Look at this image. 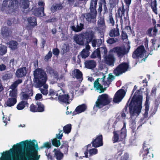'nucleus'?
<instances>
[{"mask_svg": "<svg viewBox=\"0 0 160 160\" xmlns=\"http://www.w3.org/2000/svg\"><path fill=\"white\" fill-rule=\"evenodd\" d=\"M38 145L32 141L28 140L22 141L14 145L12 149V155L16 160H38L40 155H38Z\"/></svg>", "mask_w": 160, "mask_h": 160, "instance_id": "obj_1", "label": "nucleus"}, {"mask_svg": "<svg viewBox=\"0 0 160 160\" xmlns=\"http://www.w3.org/2000/svg\"><path fill=\"white\" fill-rule=\"evenodd\" d=\"M130 99V98L128 100L122 111L126 112L128 107L129 113L131 116H134L136 114L139 115L142 108V96L139 95L136 96L135 94L134 95L129 103Z\"/></svg>", "mask_w": 160, "mask_h": 160, "instance_id": "obj_2", "label": "nucleus"}, {"mask_svg": "<svg viewBox=\"0 0 160 160\" xmlns=\"http://www.w3.org/2000/svg\"><path fill=\"white\" fill-rule=\"evenodd\" d=\"M111 100L110 97L107 94L104 93L99 95L94 105L93 109L96 110L105 107L102 110L103 111H107L109 108L108 106L110 105Z\"/></svg>", "mask_w": 160, "mask_h": 160, "instance_id": "obj_3", "label": "nucleus"}, {"mask_svg": "<svg viewBox=\"0 0 160 160\" xmlns=\"http://www.w3.org/2000/svg\"><path fill=\"white\" fill-rule=\"evenodd\" d=\"M34 81L37 87L43 86L47 80V75L44 70L41 68L36 69L33 72Z\"/></svg>", "mask_w": 160, "mask_h": 160, "instance_id": "obj_4", "label": "nucleus"}, {"mask_svg": "<svg viewBox=\"0 0 160 160\" xmlns=\"http://www.w3.org/2000/svg\"><path fill=\"white\" fill-rule=\"evenodd\" d=\"M153 151L152 147L144 142L143 144L142 148L140 151L139 155L140 156L142 155L143 160H150L153 156Z\"/></svg>", "mask_w": 160, "mask_h": 160, "instance_id": "obj_5", "label": "nucleus"}, {"mask_svg": "<svg viewBox=\"0 0 160 160\" xmlns=\"http://www.w3.org/2000/svg\"><path fill=\"white\" fill-rule=\"evenodd\" d=\"M147 51L145 50L144 46L141 45L139 46L134 50L132 54V57L134 59H138L144 57L142 60L145 61L146 59L150 54V52L146 53Z\"/></svg>", "mask_w": 160, "mask_h": 160, "instance_id": "obj_6", "label": "nucleus"}, {"mask_svg": "<svg viewBox=\"0 0 160 160\" xmlns=\"http://www.w3.org/2000/svg\"><path fill=\"white\" fill-rule=\"evenodd\" d=\"M129 63L123 62L119 64L113 70V73L116 76H119L128 71L129 68Z\"/></svg>", "mask_w": 160, "mask_h": 160, "instance_id": "obj_7", "label": "nucleus"}, {"mask_svg": "<svg viewBox=\"0 0 160 160\" xmlns=\"http://www.w3.org/2000/svg\"><path fill=\"white\" fill-rule=\"evenodd\" d=\"M106 76L103 75L102 78L100 79L102 80V84L104 85L105 86H107V87H109V85L110 84V81H108V80L107 81L105 80ZM99 78L97 79L94 82V87L96 88V89L97 90H99L100 91V93H102L104 92V91L106 90L107 87L103 88V86L100 84L99 82Z\"/></svg>", "mask_w": 160, "mask_h": 160, "instance_id": "obj_8", "label": "nucleus"}, {"mask_svg": "<svg viewBox=\"0 0 160 160\" xmlns=\"http://www.w3.org/2000/svg\"><path fill=\"white\" fill-rule=\"evenodd\" d=\"M9 3L7 8L8 13L15 15L14 13L18 12L19 7L18 6V1L17 0H8Z\"/></svg>", "mask_w": 160, "mask_h": 160, "instance_id": "obj_9", "label": "nucleus"}, {"mask_svg": "<svg viewBox=\"0 0 160 160\" xmlns=\"http://www.w3.org/2000/svg\"><path fill=\"white\" fill-rule=\"evenodd\" d=\"M129 8H127L125 9L123 5L121 7H119L118 9L117 13L118 14V18L120 19V21L121 24L123 22L122 19V17H124V19L125 20H127V17H128V12Z\"/></svg>", "mask_w": 160, "mask_h": 160, "instance_id": "obj_10", "label": "nucleus"}, {"mask_svg": "<svg viewBox=\"0 0 160 160\" xmlns=\"http://www.w3.org/2000/svg\"><path fill=\"white\" fill-rule=\"evenodd\" d=\"M33 94V92L32 88H29L28 86H26L23 89L21 94L20 98L22 101H27L32 96Z\"/></svg>", "mask_w": 160, "mask_h": 160, "instance_id": "obj_11", "label": "nucleus"}, {"mask_svg": "<svg viewBox=\"0 0 160 160\" xmlns=\"http://www.w3.org/2000/svg\"><path fill=\"white\" fill-rule=\"evenodd\" d=\"M97 15V12L94 11L90 12L85 13L81 14L82 18L83 19L85 18L86 20L88 23H94L96 21V18Z\"/></svg>", "mask_w": 160, "mask_h": 160, "instance_id": "obj_12", "label": "nucleus"}, {"mask_svg": "<svg viewBox=\"0 0 160 160\" xmlns=\"http://www.w3.org/2000/svg\"><path fill=\"white\" fill-rule=\"evenodd\" d=\"M130 48V46L128 45L127 49L124 47H116L113 48V50L118 57L122 58L129 52Z\"/></svg>", "mask_w": 160, "mask_h": 160, "instance_id": "obj_13", "label": "nucleus"}, {"mask_svg": "<svg viewBox=\"0 0 160 160\" xmlns=\"http://www.w3.org/2000/svg\"><path fill=\"white\" fill-rule=\"evenodd\" d=\"M95 32L92 30H89L82 33L84 42L87 44L90 43L95 38Z\"/></svg>", "mask_w": 160, "mask_h": 160, "instance_id": "obj_14", "label": "nucleus"}, {"mask_svg": "<svg viewBox=\"0 0 160 160\" xmlns=\"http://www.w3.org/2000/svg\"><path fill=\"white\" fill-rule=\"evenodd\" d=\"M126 94L125 91L123 89L118 90L114 95L113 101L115 103L120 102L124 98Z\"/></svg>", "mask_w": 160, "mask_h": 160, "instance_id": "obj_15", "label": "nucleus"}, {"mask_svg": "<svg viewBox=\"0 0 160 160\" xmlns=\"http://www.w3.org/2000/svg\"><path fill=\"white\" fill-rule=\"evenodd\" d=\"M32 14L35 16L39 17L46 16L44 13V8H37L36 7H33L31 9Z\"/></svg>", "mask_w": 160, "mask_h": 160, "instance_id": "obj_16", "label": "nucleus"}, {"mask_svg": "<svg viewBox=\"0 0 160 160\" xmlns=\"http://www.w3.org/2000/svg\"><path fill=\"white\" fill-rule=\"evenodd\" d=\"M92 146L95 148L103 145V137L102 134H99L96 136V138L91 142Z\"/></svg>", "mask_w": 160, "mask_h": 160, "instance_id": "obj_17", "label": "nucleus"}, {"mask_svg": "<svg viewBox=\"0 0 160 160\" xmlns=\"http://www.w3.org/2000/svg\"><path fill=\"white\" fill-rule=\"evenodd\" d=\"M62 131L61 130L58 134H56V138L51 140L52 145L56 147H58L61 145L60 140L62 139L63 134L62 133L60 134Z\"/></svg>", "mask_w": 160, "mask_h": 160, "instance_id": "obj_18", "label": "nucleus"}, {"mask_svg": "<svg viewBox=\"0 0 160 160\" xmlns=\"http://www.w3.org/2000/svg\"><path fill=\"white\" fill-rule=\"evenodd\" d=\"M28 69L26 67H23L18 69L16 72L15 75L18 78H22L26 76Z\"/></svg>", "mask_w": 160, "mask_h": 160, "instance_id": "obj_19", "label": "nucleus"}, {"mask_svg": "<svg viewBox=\"0 0 160 160\" xmlns=\"http://www.w3.org/2000/svg\"><path fill=\"white\" fill-rule=\"evenodd\" d=\"M74 40L76 43L79 45H83L84 39L82 33L79 35H75L73 37Z\"/></svg>", "mask_w": 160, "mask_h": 160, "instance_id": "obj_20", "label": "nucleus"}, {"mask_svg": "<svg viewBox=\"0 0 160 160\" xmlns=\"http://www.w3.org/2000/svg\"><path fill=\"white\" fill-rule=\"evenodd\" d=\"M87 109V106L85 104H82L78 106L73 112V115H76L84 112Z\"/></svg>", "mask_w": 160, "mask_h": 160, "instance_id": "obj_21", "label": "nucleus"}, {"mask_svg": "<svg viewBox=\"0 0 160 160\" xmlns=\"http://www.w3.org/2000/svg\"><path fill=\"white\" fill-rule=\"evenodd\" d=\"M115 60V58L112 54H108L105 57V62L109 66L113 65Z\"/></svg>", "mask_w": 160, "mask_h": 160, "instance_id": "obj_22", "label": "nucleus"}, {"mask_svg": "<svg viewBox=\"0 0 160 160\" xmlns=\"http://www.w3.org/2000/svg\"><path fill=\"white\" fill-rule=\"evenodd\" d=\"M72 74L73 78H75L78 80H82L83 74L79 69H75L72 71Z\"/></svg>", "mask_w": 160, "mask_h": 160, "instance_id": "obj_23", "label": "nucleus"}, {"mask_svg": "<svg viewBox=\"0 0 160 160\" xmlns=\"http://www.w3.org/2000/svg\"><path fill=\"white\" fill-rule=\"evenodd\" d=\"M69 98L70 96L68 94L59 95L58 96V99L60 102L67 104H69L68 101Z\"/></svg>", "mask_w": 160, "mask_h": 160, "instance_id": "obj_24", "label": "nucleus"}, {"mask_svg": "<svg viewBox=\"0 0 160 160\" xmlns=\"http://www.w3.org/2000/svg\"><path fill=\"white\" fill-rule=\"evenodd\" d=\"M69 147L68 142L67 141H62V144L60 147L61 149V152H63L65 154H67L68 151Z\"/></svg>", "mask_w": 160, "mask_h": 160, "instance_id": "obj_25", "label": "nucleus"}, {"mask_svg": "<svg viewBox=\"0 0 160 160\" xmlns=\"http://www.w3.org/2000/svg\"><path fill=\"white\" fill-rule=\"evenodd\" d=\"M85 67L89 69H93L95 68L96 65V63L93 60H86L84 63Z\"/></svg>", "mask_w": 160, "mask_h": 160, "instance_id": "obj_26", "label": "nucleus"}, {"mask_svg": "<svg viewBox=\"0 0 160 160\" xmlns=\"http://www.w3.org/2000/svg\"><path fill=\"white\" fill-rule=\"evenodd\" d=\"M17 102V99L15 98H9L5 102L4 104L5 107H11L16 104Z\"/></svg>", "mask_w": 160, "mask_h": 160, "instance_id": "obj_27", "label": "nucleus"}, {"mask_svg": "<svg viewBox=\"0 0 160 160\" xmlns=\"http://www.w3.org/2000/svg\"><path fill=\"white\" fill-rule=\"evenodd\" d=\"M28 24L31 27L34 28L37 25V18L32 16L28 17L27 19Z\"/></svg>", "mask_w": 160, "mask_h": 160, "instance_id": "obj_28", "label": "nucleus"}, {"mask_svg": "<svg viewBox=\"0 0 160 160\" xmlns=\"http://www.w3.org/2000/svg\"><path fill=\"white\" fill-rule=\"evenodd\" d=\"M54 152V157L57 160H61L63 157V154L61 152L60 149L54 148L53 151Z\"/></svg>", "mask_w": 160, "mask_h": 160, "instance_id": "obj_29", "label": "nucleus"}, {"mask_svg": "<svg viewBox=\"0 0 160 160\" xmlns=\"http://www.w3.org/2000/svg\"><path fill=\"white\" fill-rule=\"evenodd\" d=\"M97 2L98 0H90L89 9L90 11H91V12H94V11L97 12L96 8L97 7Z\"/></svg>", "mask_w": 160, "mask_h": 160, "instance_id": "obj_30", "label": "nucleus"}, {"mask_svg": "<svg viewBox=\"0 0 160 160\" xmlns=\"http://www.w3.org/2000/svg\"><path fill=\"white\" fill-rule=\"evenodd\" d=\"M19 4L20 7L23 9H27L29 7V1L28 0H20Z\"/></svg>", "mask_w": 160, "mask_h": 160, "instance_id": "obj_31", "label": "nucleus"}, {"mask_svg": "<svg viewBox=\"0 0 160 160\" xmlns=\"http://www.w3.org/2000/svg\"><path fill=\"white\" fill-rule=\"evenodd\" d=\"M28 103L27 101H21L17 105V108L18 110H22L26 107H28Z\"/></svg>", "mask_w": 160, "mask_h": 160, "instance_id": "obj_32", "label": "nucleus"}, {"mask_svg": "<svg viewBox=\"0 0 160 160\" xmlns=\"http://www.w3.org/2000/svg\"><path fill=\"white\" fill-rule=\"evenodd\" d=\"M119 35V29L117 27L111 29L109 32V35L111 37H117Z\"/></svg>", "mask_w": 160, "mask_h": 160, "instance_id": "obj_33", "label": "nucleus"}, {"mask_svg": "<svg viewBox=\"0 0 160 160\" xmlns=\"http://www.w3.org/2000/svg\"><path fill=\"white\" fill-rule=\"evenodd\" d=\"M12 33L11 31L8 28L5 27L2 30L1 33L2 36L4 38L9 37Z\"/></svg>", "mask_w": 160, "mask_h": 160, "instance_id": "obj_34", "label": "nucleus"}, {"mask_svg": "<svg viewBox=\"0 0 160 160\" xmlns=\"http://www.w3.org/2000/svg\"><path fill=\"white\" fill-rule=\"evenodd\" d=\"M8 45L9 48L12 50H15L18 48V43L16 41H10L8 42Z\"/></svg>", "mask_w": 160, "mask_h": 160, "instance_id": "obj_35", "label": "nucleus"}, {"mask_svg": "<svg viewBox=\"0 0 160 160\" xmlns=\"http://www.w3.org/2000/svg\"><path fill=\"white\" fill-rule=\"evenodd\" d=\"M84 24L83 23H80L79 25L78 24L75 27L74 26H72L71 27L72 29L75 32H78L81 31L84 28Z\"/></svg>", "mask_w": 160, "mask_h": 160, "instance_id": "obj_36", "label": "nucleus"}, {"mask_svg": "<svg viewBox=\"0 0 160 160\" xmlns=\"http://www.w3.org/2000/svg\"><path fill=\"white\" fill-rule=\"evenodd\" d=\"M37 112H42L45 110V107L41 102H38L37 103Z\"/></svg>", "mask_w": 160, "mask_h": 160, "instance_id": "obj_37", "label": "nucleus"}, {"mask_svg": "<svg viewBox=\"0 0 160 160\" xmlns=\"http://www.w3.org/2000/svg\"><path fill=\"white\" fill-rule=\"evenodd\" d=\"M91 58H95L97 57L98 58H101L100 52L99 48H97L93 52L91 55Z\"/></svg>", "mask_w": 160, "mask_h": 160, "instance_id": "obj_38", "label": "nucleus"}, {"mask_svg": "<svg viewBox=\"0 0 160 160\" xmlns=\"http://www.w3.org/2000/svg\"><path fill=\"white\" fill-rule=\"evenodd\" d=\"M98 25L99 27L102 29L105 28V22L103 17H100L98 21Z\"/></svg>", "mask_w": 160, "mask_h": 160, "instance_id": "obj_39", "label": "nucleus"}, {"mask_svg": "<svg viewBox=\"0 0 160 160\" xmlns=\"http://www.w3.org/2000/svg\"><path fill=\"white\" fill-rule=\"evenodd\" d=\"M80 54L82 58H85L88 57L89 55V52L88 50L83 49L81 52Z\"/></svg>", "mask_w": 160, "mask_h": 160, "instance_id": "obj_40", "label": "nucleus"}, {"mask_svg": "<svg viewBox=\"0 0 160 160\" xmlns=\"http://www.w3.org/2000/svg\"><path fill=\"white\" fill-rule=\"evenodd\" d=\"M113 136L112 137V141L113 143L118 142L119 141V134L117 133V131H114L113 132Z\"/></svg>", "mask_w": 160, "mask_h": 160, "instance_id": "obj_41", "label": "nucleus"}, {"mask_svg": "<svg viewBox=\"0 0 160 160\" xmlns=\"http://www.w3.org/2000/svg\"><path fill=\"white\" fill-rule=\"evenodd\" d=\"M146 97L145 103V111H149V106L150 103L149 102V97L148 96V93L146 94Z\"/></svg>", "mask_w": 160, "mask_h": 160, "instance_id": "obj_42", "label": "nucleus"}, {"mask_svg": "<svg viewBox=\"0 0 160 160\" xmlns=\"http://www.w3.org/2000/svg\"><path fill=\"white\" fill-rule=\"evenodd\" d=\"M71 128V125L70 124H67L63 128V132L65 133L68 134L70 132Z\"/></svg>", "mask_w": 160, "mask_h": 160, "instance_id": "obj_43", "label": "nucleus"}, {"mask_svg": "<svg viewBox=\"0 0 160 160\" xmlns=\"http://www.w3.org/2000/svg\"><path fill=\"white\" fill-rule=\"evenodd\" d=\"M151 8L153 12L155 13V14L157 15L158 14L157 11V3L156 0L154 1V2L152 3L151 5Z\"/></svg>", "mask_w": 160, "mask_h": 160, "instance_id": "obj_44", "label": "nucleus"}, {"mask_svg": "<svg viewBox=\"0 0 160 160\" xmlns=\"http://www.w3.org/2000/svg\"><path fill=\"white\" fill-rule=\"evenodd\" d=\"M7 51V47L5 46L0 47V55H3L5 54Z\"/></svg>", "mask_w": 160, "mask_h": 160, "instance_id": "obj_45", "label": "nucleus"}, {"mask_svg": "<svg viewBox=\"0 0 160 160\" xmlns=\"http://www.w3.org/2000/svg\"><path fill=\"white\" fill-rule=\"evenodd\" d=\"M118 3V0H111L110 2V9H111L112 10L113 8L116 7Z\"/></svg>", "mask_w": 160, "mask_h": 160, "instance_id": "obj_46", "label": "nucleus"}, {"mask_svg": "<svg viewBox=\"0 0 160 160\" xmlns=\"http://www.w3.org/2000/svg\"><path fill=\"white\" fill-rule=\"evenodd\" d=\"M119 141H122L125 139L126 137V132L125 131L123 132L121 131L119 135Z\"/></svg>", "mask_w": 160, "mask_h": 160, "instance_id": "obj_47", "label": "nucleus"}, {"mask_svg": "<svg viewBox=\"0 0 160 160\" xmlns=\"http://www.w3.org/2000/svg\"><path fill=\"white\" fill-rule=\"evenodd\" d=\"M51 147V144L50 142H45L43 145L40 147V148L41 149H43L44 148H45L48 149L50 148Z\"/></svg>", "mask_w": 160, "mask_h": 160, "instance_id": "obj_48", "label": "nucleus"}, {"mask_svg": "<svg viewBox=\"0 0 160 160\" xmlns=\"http://www.w3.org/2000/svg\"><path fill=\"white\" fill-rule=\"evenodd\" d=\"M9 96L10 98H15L17 99V93L14 90L11 91L9 93Z\"/></svg>", "mask_w": 160, "mask_h": 160, "instance_id": "obj_49", "label": "nucleus"}, {"mask_svg": "<svg viewBox=\"0 0 160 160\" xmlns=\"http://www.w3.org/2000/svg\"><path fill=\"white\" fill-rule=\"evenodd\" d=\"M52 56V52L51 51H49L48 53L45 57V60L47 61H48L49 59L51 58Z\"/></svg>", "mask_w": 160, "mask_h": 160, "instance_id": "obj_50", "label": "nucleus"}, {"mask_svg": "<svg viewBox=\"0 0 160 160\" xmlns=\"http://www.w3.org/2000/svg\"><path fill=\"white\" fill-rule=\"evenodd\" d=\"M30 111L32 112H37V106L33 104H31L30 106Z\"/></svg>", "mask_w": 160, "mask_h": 160, "instance_id": "obj_51", "label": "nucleus"}, {"mask_svg": "<svg viewBox=\"0 0 160 160\" xmlns=\"http://www.w3.org/2000/svg\"><path fill=\"white\" fill-rule=\"evenodd\" d=\"M89 152L90 155H95L98 153V150L97 149L93 148L90 149L89 151Z\"/></svg>", "mask_w": 160, "mask_h": 160, "instance_id": "obj_52", "label": "nucleus"}, {"mask_svg": "<svg viewBox=\"0 0 160 160\" xmlns=\"http://www.w3.org/2000/svg\"><path fill=\"white\" fill-rule=\"evenodd\" d=\"M63 6L62 5L60 4H56L53 7L54 9L56 11L57 10H60L62 9Z\"/></svg>", "mask_w": 160, "mask_h": 160, "instance_id": "obj_53", "label": "nucleus"}, {"mask_svg": "<svg viewBox=\"0 0 160 160\" xmlns=\"http://www.w3.org/2000/svg\"><path fill=\"white\" fill-rule=\"evenodd\" d=\"M46 68L47 72L48 73L51 75L52 74L53 72L55 70L54 69H53L50 66H47Z\"/></svg>", "mask_w": 160, "mask_h": 160, "instance_id": "obj_54", "label": "nucleus"}, {"mask_svg": "<svg viewBox=\"0 0 160 160\" xmlns=\"http://www.w3.org/2000/svg\"><path fill=\"white\" fill-rule=\"evenodd\" d=\"M121 38L122 40H124L128 38V36L126 33L123 31H122L121 33Z\"/></svg>", "mask_w": 160, "mask_h": 160, "instance_id": "obj_55", "label": "nucleus"}, {"mask_svg": "<svg viewBox=\"0 0 160 160\" xmlns=\"http://www.w3.org/2000/svg\"><path fill=\"white\" fill-rule=\"evenodd\" d=\"M59 52V50L58 48H54L52 50V53L56 56H58Z\"/></svg>", "mask_w": 160, "mask_h": 160, "instance_id": "obj_56", "label": "nucleus"}, {"mask_svg": "<svg viewBox=\"0 0 160 160\" xmlns=\"http://www.w3.org/2000/svg\"><path fill=\"white\" fill-rule=\"evenodd\" d=\"M116 40L113 38H109L107 40V42L108 43L112 44L115 42Z\"/></svg>", "mask_w": 160, "mask_h": 160, "instance_id": "obj_57", "label": "nucleus"}, {"mask_svg": "<svg viewBox=\"0 0 160 160\" xmlns=\"http://www.w3.org/2000/svg\"><path fill=\"white\" fill-rule=\"evenodd\" d=\"M51 75L53 76L54 78L56 79L57 80H58L59 79V75L58 72L56 70H55L53 72L52 74Z\"/></svg>", "mask_w": 160, "mask_h": 160, "instance_id": "obj_58", "label": "nucleus"}, {"mask_svg": "<svg viewBox=\"0 0 160 160\" xmlns=\"http://www.w3.org/2000/svg\"><path fill=\"white\" fill-rule=\"evenodd\" d=\"M112 13H110L109 15V20L110 22L112 25H113L114 24L115 22L112 16Z\"/></svg>", "mask_w": 160, "mask_h": 160, "instance_id": "obj_59", "label": "nucleus"}, {"mask_svg": "<svg viewBox=\"0 0 160 160\" xmlns=\"http://www.w3.org/2000/svg\"><path fill=\"white\" fill-rule=\"evenodd\" d=\"M157 91V88L155 87H153L151 90V95L152 96H155L156 95Z\"/></svg>", "mask_w": 160, "mask_h": 160, "instance_id": "obj_60", "label": "nucleus"}, {"mask_svg": "<svg viewBox=\"0 0 160 160\" xmlns=\"http://www.w3.org/2000/svg\"><path fill=\"white\" fill-rule=\"evenodd\" d=\"M157 25H155L154 26V27L153 28L152 33H153V36H156V33L158 32V30L157 28Z\"/></svg>", "mask_w": 160, "mask_h": 160, "instance_id": "obj_61", "label": "nucleus"}, {"mask_svg": "<svg viewBox=\"0 0 160 160\" xmlns=\"http://www.w3.org/2000/svg\"><path fill=\"white\" fill-rule=\"evenodd\" d=\"M56 94V96H58V94H56L55 91L52 89H50L48 94L49 96H52Z\"/></svg>", "mask_w": 160, "mask_h": 160, "instance_id": "obj_62", "label": "nucleus"}, {"mask_svg": "<svg viewBox=\"0 0 160 160\" xmlns=\"http://www.w3.org/2000/svg\"><path fill=\"white\" fill-rule=\"evenodd\" d=\"M153 30V28H149L147 30L146 32V34L149 36V37H151L152 36V32Z\"/></svg>", "mask_w": 160, "mask_h": 160, "instance_id": "obj_63", "label": "nucleus"}, {"mask_svg": "<svg viewBox=\"0 0 160 160\" xmlns=\"http://www.w3.org/2000/svg\"><path fill=\"white\" fill-rule=\"evenodd\" d=\"M46 155L47 156L48 160H53V158L51 155L50 153H49L48 154L47 153H46Z\"/></svg>", "mask_w": 160, "mask_h": 160, "instance_id": "obj_64", "label": "nucleus"}]
</instances>
